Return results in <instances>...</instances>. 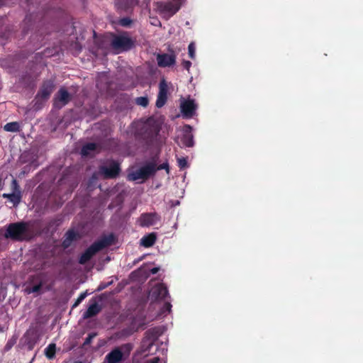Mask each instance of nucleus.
<instances>
[{"mask_svg":"<svg viewBox=\"0 0 363 363\" xmlns=\"http://www.w3.org/2000/svg\"><path fill=\"white\" fill-rule=\"evenodd\" d=\"M156 21L157 22H159V20L158 19H156V21H154V22L152 23V25H155L156 26Z\"/></svg>","mask_w":363,"mask_h":363,"instance_id":"43","label":"nucleus"},{"mask_svg":"<svg viewBox=\"0 0 363 363\" xmlns=\"http://www.w3.org/2000/svg\"><path fill=\"white\" fill-rule=\"evenodd\" d=\"M156 21L157 22H159V20L158 19H156V21H154V22L152 23V25H155L156 26Z\"/></svg>","mask_w":363,"mask_h":363,"instance_id":"45","label":"nucleus"},{"mask_svg":"<svg viewBox=\"0 0 363 363\" xmlns=\"http://www.w3.org/2000/svg\"><path fill=\"white\" fill-rule=\"evenodd\" d=\"M156 169H157V171L162 170V169H166L167 172L169 173V164L167 162L162 163L157 167L156 166Z\"/></svg>","mask_w":363,"mask_h":363,"instance_id":"35","label":"nucleus"},{"mask_svg":"<svg viewBox=\"0 0 363 363\" xmlns=\"http://www.w3.org/2000/svg\"><path fill=\"white\" fill-rule=\"evenodd\" d=\"M156 21L157 22H159V20L158 19H156V21H154V22L152 23V25H155L156 26Z\"/></svg>","mask_w":363,"mask_h":363,"instance_id":"44","label":"nucleus"},{"mask_svg":"<svg viewBox=\"0 0 363 363\" xmlns=\"http://www.w3.org/2000/svg\"><path fill=\"white\" fill-rule=\"evenodd\" d=\"M156 172V164L154 162H149L140 167L138 169L130 173L128 178L130 181H137L139 179L145 181L151 176H153Z\"/></svg>","mask_w":363,"mask_h":363,"instance_id":"6","label":"nucleus"},{"mask_svg":"<svg viewBox=\"0 0 363 363\" xmlns=\"http://www.w3.org/2000/svg\"><path fill=\"white\" fill-rule=\"evenodd\" d=\"M182 64L183 67L188 71L189 70L191 66V62L189 60H183Z\"/></svg>","mask_w":363,"mask_h":363,"instance_id":"36","label":"nucleus"},{"mask_svg":"<svg viewBox=\"0 0 363 363\" xmlns=\"http://www.w3.org/2000/svg\"><path fill=\"white\" fill-rule=\"evenodd\" d=\"M162 335V331L159 328H153L145 332V337L143 340V347L145 352L150 353L151 347Z\"/></svg>","mask_w":363,"mask_h":363,"instance_id":"8","label":"nucleus"},{"mask_svg":"<svg viewBox=\"0 0 363 363\" xmlns=\"http://www.w3.org/2000/svg\"><path fill=\"white\" fill-rule=\"evenodd\" d=\"M181 141L184 145L188 147H193L194 145V137L191 134V131L185 133L182 138H181Z\"/></svg>","mask_w":363,"mask_h":363,"instance_id":"24","label":"nucleus"},{"mask_svg":"<svg viewBox=\"0 0 363 363\" xmlns=\"http://www.w3.org/2000/svg\"><path fill=\"white\" fill-rule=\"evenodd\" d=\"M121 171L120 163L116 160H111L105 165L99 167L98 174L104 179H116Z\"/></svg>","mask_w":363,"mask_h":363,"instance_id":"5","label":"nucleus"},{"mask_svg":"<svg viewBox=\"0 0 363 363\" xmlns=\"http://www.w3.org/2000/svg\"><path fill=\"white\" fill-rule=\"evenodd\" d=\"M27 155H28V152H23V153L21 155V162L25 163V162H28V160L26 159V157H27Z\"/></svg>","mask_w":363,"mask_h":363,"instance_id":"37","label":"nucleus"},{"mask_svg":"<svg viewBox=\"0 0 363 363\" xmlns=\"http://www.w3.org/2000/svg\"><path fill=\"white\" fill-rule=\"evenodd\" d=\"M178 166L180 169H185L188 167L187 159L185 157H180L177 159Z\"/></svg>","mask_w":363,"mask_h":363,"instance_id":"29","label":"nucleus"},{"mask_svg":"<svg viewBox=\"0 0 363 363\" xmlns=\"http://www.w3.org/2000/svg\"><path fill=\"white\" fill-rule=\"evenodd\" d=\"M11 346H12V345H10V344H9V342H8V343L6 345V346H5V349H6V350H9L11 347Z\"/></svg>","mask_w":363,"mask_h":363,"instance_id":"41","label":"nucleus"},{"mask_svg":"<svg viewBox=\"0 0 363 363\" xmlns=\"http://www.w3.org/2000/svg\"><path fill=\"white\" fill-rule=\"evenodd\" d=\"M55 102H60L62 106H65L71 100V96L65 88H60L55 95Z\"/></svg>","mask_w":363,"mask_h":363,"instance_id":"18","label":"nucleus"},{"mask_svg":"<svg viewBox=\"0 0 363 363\" xmlns=\"http://www.w3.org/2000/svg\"><path fill=\"white\" fill-rule=\"evenodd\" d=\"M157 8L160 13L169 18L179 10L180 6L177 2H160Z\"/></svg>","mask_w":363,"mask_h":363,"instance_id":"9","label":"nucleus"},{"mask_svg":"<svg viewBox=\"0 0 363 363\" xmlns=\"http://www.w3.org/2000/svg\"><path fill=\"white\" fill-rule=\"evenodd\" d=\"M147 363H160V358L154 357L152 360L147 362Z\"/></svg>","mask_w":363,"mask_h":363,"instance_id":"39","label":"nucleus"},{"mask_svg":"<svg viewBox=\"0 0 363 363\" xmlns=\"http://www.w3.org/2000/svg\"><path fill=\"white\" fill-rule=\"evenodd\" d=\"M4 237L14 241H30L34 238V231L27 222L11 223L7 225Z\"/></svg>","mask_w":363,"mask_h":363,"instance_id":"1","label":"nucleus"},{"mask_svg":"<svg viewBox=\"0 0 363 363\" xmlns=\"http://www.w3.org/2000/svg\"><path fill=\"white\" fill-rule=\"evenodd\" d=\"M195 45L194 43H191L188 46V50H189V55L190 58L194 59L195 58Z\"/></svg>","mask_w":363,"mask_h":363,"instance_id":"33","label":"nucleus"},{"mask_svg":"<svg viewBox=\"0 0 363 363\" xmlns=\"http://www.w3.org/2000/svg\"><path fill=\"white\" fill-rule=\"evenodd\" d=\"M164 308H165L167 311H170L171 308H172V305H171V303H170L169 302H166V303H164Z\"/></svg>","mask_w":363,"mask_h":363,"instance_id":"40","label":"nucleus"},{"mask_svg":"<svg viewBox=\"0 0 363 363\" xmlns=\"http://www.w3.org/2000/svg\"><path fill=\"white\" fill-rule=\"evenodd\" d=\"M157 61L159 67H169L176 63V55L174 51L170 53L158 54Z\"/></svg>","mask_w":363,"mask_h":363,"instance_id":"10","label":"nucleus"},{"mask_svg":"<svg viewBox=\"0 0 363 363\" xmlns=\"http://www.w3.org/2000/svg\"><path fill=\"white\" fill-rule=\"evenodd\" d=\"M160 130V123L155 119L149 118L143 125L142 132L138 134L140 135L146 145H152L157 140Z\"/></svg>","mask_w":363,"mask_h":363,"instance_id":"2","label":"nucleus"},{"mask_svg":"<svg viewBox=\"0 0 363 363\" xmlns=\"http://www.w3.org/2000/svg\"><path fill=\"white\" fill-rule=\"evenodd\" d=\"M11 186H12L13 193L21 192V191L20 189V186L16 179H13Z\"/></svg>","mask_w":363,"mask_h":363,"instance_id":"34","label":"nucleus"},{"mask_svg":"<svg viewBox=\"0 0 363 363\" xmlns=\"http://www.w3.org/2000/svg\"><path fill=\"white\" fill-rule=\"evenodd\" d=\"M111 47L120 52L130 50L134 46V41L128 36L116 35L111 43Z\"/></svg>","mask_w":363,"mask_h":363,"instance_id":"7","label":"nucleus"},{"mask_svg":"<svg viewBox=\"0 0 363 363\" xmlns=\"http://www.w3.org/2000/svg\"><path fill=\"white\" fill-rule=\"evenodd\" d=\"M2 197L9 199L13 203V206L16 207L21 201L22 194L21 192L11 194L4 193L2 194Z\"/></svg>","mask_w":363,"mask_h":363,"instance_id":"22","label":"nucleus"},{"mask_svg":"<svg viewBox=\"0 0 363 363\" xmlns=\"http://www.w3.org/2000/svg\"><path fill=\"white\" fill-rule=\"evenodd\" d=\"M43 286L42 281H40L39 284L33 286L30 289H28V293H38L40 291Z\"/></svg>","mask_w":363,"mask_h":363,"instance_id":"31","label":"nucleus"},{"mask_svg":"<svg viewBox=\"0 0 363 363\" xmlns=\"http://www.w3.org/2000/svg\"><path fill=\"white\" fill-rule=\"evenodd\" d=\"M27 20H28V17H26V18H25V21H24L26 22Z\"/></svg>","mask_w":363,"mask_h":363,"instance_id":"46","label":"nucleus"},{"mask_svg":"<svg viewBox=\"0 0 363 363\" xmlns=\"http://www.w3.org/2000/svg\"><path fill=\"white\" fill-rule=\"evenodd\" d=\"M132 349L133 345L130 343L115 347L106 355L104 363H119L130 355Z\"/></svg>","mask_w":363,"mask_h":363,"instance_id":"4","label":"nucleus"},{"mask_svg":"<svg viewBox=\"0 0 363 363\" xmlns=\"http://www.w3.org/2000/svg\"><path fill=\"white\" fill-rule=\"evenodd\" d=\"M160 220V216L157 213H143L139 218L140 225L142 227H149L156 223Z\"/></svg>","mask_w":363,"mask_h":363,"instance_id":"13","label":"nucleus"},{"mask_svg":"<svg viewBox=\"0 0 363 363\" xmlns=\"http://www.w3.org/2000/svg\"><path fill=\"white\" fill-rule=\"evenodd\" d=\"M56 345L55 343H50L45 349V354L49 359H52L55 357Z\"/></svg>","mask_w":363,"mask_h":363,"instance_id":"25","label":"nucleus"},{"mask_svg":"<svg viewBox=\"0 0 363 363\" xmlns=\"http://www.w3.org/2000/svg\"><path fill=\"white\" fill-rule=\"evenodd\" d=\"M133 23V21L128 17H124L119 20L118 23L123 27H129Z\"/></svg>","mask_w":363,"mask_h":363,"instance_id":"28","label":"nucleus"},{"mask_svg":"<svg viewBox=\"0 0 363 363\" xmlns=\"http://www.w3.org/2000/svg\"><path fill=\"white\" fill-rule=\"evenodd\" d=\"M157 236L155 233H151L143 236L140 239V245L145 247H152L156 242Z\"/></svg>","mask_w":363,"mask_h":363,"instance_id":"21","label":"nucleus"},{"mask_svg":"<svg viewBox=\"0 0 363 363\" xmlns=\"http://www.w3.org/2000/svg\"><path fill=\"white\" fill-rule=\"evenodd\" d=\"M167 84L164 79H162L159 84V93L155 104L157 108H162L166 104L167 100Z\"/></svg>","mask_w":363,"mask_h":363,"instance_id":"11","label":"nucleus"},{"mask_svg":"<svg viewBox=\"0 0 363 363\" xmlns=\"http://www.w3.org/2000/svg\"><path fill=\"white\" fill-rule=\"evenodd\" d=\"M135 103L137 105L147 107L149 104V99L147 96H140L135 99Z\"/></svg>","mask_w":363,"mask_h":363,"instance_id":"27","label":"nucleus"},{"mask_svg":"<svg viewBox=\"0 0 363 363\" xmlns=\"http://www.w3.org/2000/svg\"><path fill=\"white\" fill-rule=\"evenodd\" d=\"M26 343L29 350H33L38 341V335L35 330H28L25 335Z\"/></svg>","mask_w":363,"mask_h":363,"instance_id":"19","label":"nucleus"},{"mask_svg":"<svg viewBox=\"0 0 363 363\" xmlns=\"http://www.w3.org/2000/svg\"><path fill=\"white\" fill-rule=\"evenodd\" d=\"M115 4L118 10L128 11L136 4V0H116Z\"/></svg>","mask_w":363,"mask_h":363,"instance_id":"20","label":"nucleus"},{"mask_svg":"<svg viewBox=\"0 0 363 363\" xmlns=\"http://www.w3.org/2000/svg\"><path fill=\"white\" fill-rule=\"evenodd\" d=\"M86 296L87 293L86 291L81 293L79 297L75 301L74 303L73 304L72 308L77 307L86 297Z\"/></svg>","mask_w":363,"mask_h":363,"instance_id":"32","label":"nucleus"},{"mask_svg":"<svg viewBox=\"0 0 363 363\" xmlns=\"http://www.w3.org/2000/svg\"><path fill=\"white\" fill-rule=\"evenodd\" d=\"M4 129L8 132L16 133L21 130V127L18 122H10L4 125Z\"/></svg>","mask_w":363,"mask_h":363,"instance_id":"26","label":"nucleus"},{"mask_svg":"<svg viewBox=\"0 0 363 363\" xmlns=\"http://www.w3.org/2000/svg\"><path fill=\"white\" fill-rule=\"evenodd\" d=\"M159 270H160L159 267H153L152 269H150V273L152 274H155L159 272Z\"/></svg>","mask_w":363,"mask_h":363,"instance_id":"38","label":"nucleus"},{"mask_svg":"<svg viewBox=\"0 0 363 363\" xmlns=\"http://www.w3.org/2000/svg\"><path fill=\"white\" fill-rule=\"evenodd\" d=\"M55 85L52 81H45L39 89L36 97L43 100L48 99L52 93Z\"/></svg>","mask_w":363,"mask_h":363,"instance_id":"12","label":"nucleus"},{"mask_svg":"<svg viewBox=\"0 0 363 363\" xmlns=\"http://www.w3.org/2000/svg\"><path fill=\"white\" fill-rule=\"evenodd\" d=\"M96 336V333H91L88 335V336L84 340V342L83 343V346L89 345L91 343L93 339Z\"/></svg>","mask_w":363,"mask_h":363,"instance_id":"30","label":"nucleus"},{"mask_svg":"<svg viewBox=\"0 0 363 363\" xmlns=\"http://www.w3.org/2000/svg\"><path fill=\"white\" fill-rule=\"evenodd\" d=\"M80 238L81 235L78 232H76L73 229H69L65 234L62 245L65 249H67L71 246L74 241Z\"/></svg>","mask_w":363,"mask_h":363,"instance_id":"15","label":"nucleus"},{"mask_svg":"<svg viewBox=\"0 0 363 363\" xmlns=\"http://www.w3.org/2000/svg\"><path fill=\"white\" fill-rule=\"evenodd\" d=\"M181 112L185 118H191L196 111V105L194 100H186L181 103Z\"/></svg>","mask_w":363,"mask_h":363,"instance_id":"14","label":"nucleus"},{"mask_svg":"<svg viewBox=\"0 0 363 363\" xmlns=\"http://www.w3.org/2000/svg\"><path fill=\"white\" fill-rule=\"evenodd\" d=\"M99 145L95 143H88L84 145L81 149V155L84 157H87L91 155L92 152L97 150Z\"/></svg>","mask_w":363,"mask_h":363,"instance_id":"23","label":"nucleus"},{"mask_svg":"<svg viewBox=\"0 0 363 363\" xmlns=\"http://www.w3.org/2000/svg\"><path fill=\"white\" fill-rule=\"evenodd\" d=\"M92 301L87 308V310L83 313L82 317L84 319L91 318L99 314L102 307L95 300H91Z\"/></svg>","mask_w":363,"mask_h":363,"instance_id":"16","label":"nucleus"},{"mask_svg":"<svg viewBox=\"0 0 363 363\" xmlns=\"http://www.w3.org/2000/svg\"><path fill=\"white\" fill-rule=\"evenodd\" d=\"M156 21L157 22H159V20L158 19H156V21H154V22L152 23V25H155L156 26Z\"/></svg>","mask_w":363,"mask_h":363,"instance_id":"42","label":"nucleus"},{"mask_svg":"<svg viewBox=\"0 0 363 363\" xmlns=\"http://www.w3.org/2000/svg\"><path fill=\"white\" fill-rule=\"evenodd\" d=\"M112 238L113 236L111 235L94 242L81 255L79 258V263L81 264H85L98 252L111 245L112 243Z\"/></svg>","mask_w":363,"mask_h":363,"instance_id":"3","label":"nucleus"},{"mask_svg":"<svg viewBox=\"0 0 363 363\" xmlns=\"http://www.w3.org/2000/svg\"><path fill=\"white\" fill-rule=\"evenodd\" d=\"M152 296L157 300H165L169 297V291L164 284H159L152 289Z\"/></svg>","mask_w":363,"mask_h":363,"instance_id":"17","label":"nucleus"}]
</instances>
